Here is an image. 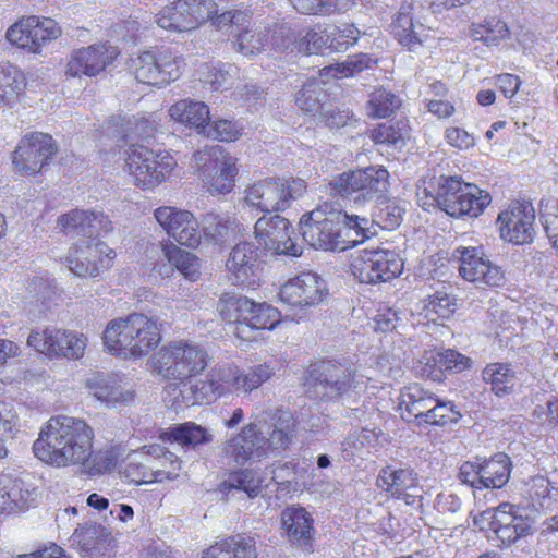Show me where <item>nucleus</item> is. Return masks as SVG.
Wrapping results in <instances>:
<instances>
[{"label": "nucleus", "mask_w": 558, "mask_h": 558, "mask_svg": "<svg viewBox=\"0 0 558 558\" xmlns=\"http://www.w3.org/2000/svg\"><path fill=\"white\" fill-rule=\"evenodd\" d=\"M298 435V421L292 412L276 410L267 421L245 425L241 432L228 439L222 452L238 465L248 461H260L271 452L287 450Z\"/></svg>", "instance_id": "obj_1"}, {"label": "nucleus", "mask_w": 558, "mask_h": 558, "mask_svg": "<svg viewBox=\"0 0 558 558\" xmlns=\"http://www.w3.org/2000/svg\"><path fill=\"white\" fill-rule=\"evenodd\" d=\"M93 428L82 418L51 416L33 445L34 454L58 468L86 465L93 454Z\"/></svg>", "instance_id": "obj_2"}, {"label": "nucleus", "mask_w": 558, "mask_h": 558, "mask_svg": "<svg viewBox=\"0 0 558 558\" xmlns=\"http://www.w3.org/2000/svg\"><path fill=\"white\" fill-rule=\"evenodd\" d=\"M65 233L82 234L87 240L69 250L65 263L77 277H97L116 256L105 242L97 239L104 232L111 231V221L102 213H88L74 209L58 220Z\"/></svg>", "instance_id": "obj_3"}, {"label": "nucleus", "mask_w": 558, "mask_h": 558, "mask_svg": "<svg viewBox=\"0 0 558 558\" xmlns=\"http://www.w3.org/2000/svg\"><path fill=\"white\" fill-rule=\"evenodd\" d=\"M303 388L306 397L312 400L339 402L352 408L365 388V381L353 364L319 360L311 363L305 371Z\"/></svg>", "instance_id": "obj_4"}, {"label": "nucleus", "mask_w": 558, "mask_h": 558, "mask_svg": "<svg viewBox=\"0 0 558 558\" xmlns=\"http://www.w3.org/2000/svg\"><path fill=\"white\" fill-rule=\"evenodd\" d=\"M425 192L437 206L451 217H478L490 204V195L474 184L464 183L458 177L441 175L436 185L429 183Z\"/></svg>", "instance_id": "obj_5"}, {"label": "nucleus", "mask_w": 558, "mask_h": 558, "mask_svg": "<svg viewBox=\"0 0 558 558\" xmlns=\"http://www.w3.org/2000/svg\"><path fill=\"white\" fill-rule=\"evenodd\" d=\"M345 219V213L340 208L324 203L303 215L300 231L304 241L316 250L344 251L349 248L341 228Z\"/></svg>", "instance_id": "obj_6"}, {"label": "nucleus", "mask_w": 558, "mask_h": 558, "mask_svg": "<svg viewBox=\"0 0 558 558\" xmlns=\"http://www.w3.org/2000/svg\"><path fill=\"white\" fill-rule=\"evenodd\" d=\"M208 364V354L202 347L174 342L154 354L151 369L165 379L185 384L189 378L199 375Z\"/></svg>", "instance_id": "obj_7"}, {"label": "nucleus", "mask_w": 558, "mask_h": 558, "mask_svg": "<svg viewBox=\"0 0 558 558\" xmlns=\"http://www.w3.org/2000/svg\"><path fill=\"white\" fill-rule=\"evenodd\" d=\"M399 408L403 420L417 425H446L461 417L452 402L438 400L418 385L410 386L401 392Z\"/></svg>", "instance_id": "obj_8"}, {"label": "nucleus", "mask_w": 558, "mask_h": 558, "mask_svg": "<svg viewBox=\"0 0 558 558\" xmlns=\"http://www.w3.org/2000/svg\"><path fill=\"white\" fill-rule=\"evenodd\" d=\"M331 193L354 203L375 202L385 197L389 187V172L383 167H367L343 172L329 183Z\"/></svg>", "instance_id": "obj_9"}, {"label": "nucleus", "mask_w": 558, "mask_h": 558, "mask_svg": "<svg viewBox=\"0 0 558 558\" xmlns=\"http://www.w3.org/2000/svg\"><path fill=\"white\" fill-rule=\"evenodd\" d=\"M351 270L362 283L387 282L402 272L403 260L395 251L365 248L353 257Z\"/></svg>", "instance_id": "obj_10"}, {"label": "nucleus", "mask_w": 558, "mask_h": 558, "mask_svg": "<svg viewBox=\"0 0 558 558\" xmlns=\"http://www.w3.org/2000/svg\"><path fill=\"white\" fill-rule=\"evenodd\" d=\"M27 345L50 359L78 360L84 355L87 338L71 330L46 328L43 331L32 330Z\"/></svg>", "instance_id": "obj_11"}, {"label": "nucleus", "mask_w": 558, "mask_h": 558, "mask_svg": "<svg viewBox=\"0 0 558 558\" xmlns=\"http://www.w3.org/2000/svg\"><path fill=\"white\" fill-rule=\"evenodd\" d=\"M61 35V28L50 17L26 16L7 31L5 37L12 44L28 52L39 53L48 43Z\"/></svg>", "instance_id": "obj_12"}, {"label": "nucleus", "mask_w": 558, "mask_h": 558, "mask_svg": "<svg viewBox=\"0 0 558 558\" xmlns=\"http://www.w3.org/2000/svg\"><path fill=\"white\" fill-rule=\"evenodd\" d=\"M138 323L140 315L136 313L111 320L102 335L106 349L118 357L136 360L140 356Z\"/></svg>", "instance_id": "obj_13"}, {"label": "nucleus", "mask_w": 558, "mask_h": 558, "mask_svg": "<svg viewBox=\"0 0 558 558\" xmlns=\"http://www.w3.org/2000/svg\"><path fill=\"white\" fill-rule=\"evenodd\" d=\"M255 238L265 250L279 255L300 256L302 246L291 239L290 222L279 215H264L254 226Z\"/></svg>", "instance_id": "obj_14"}, {"label": "nucleus", "mask_w": 558, "mask_h": 558, "mask_svg": "<svg viewBox=\"0 0 558 558\" xmlns=\"http://www.w3.org/2000/svg\"><path fill=\"white\" fill-rule=\"evenodd\" d=\"M57 153L52 137L46 133L26 135L13 154L15 171L23 175H33Z\"/></svg>", "instance_id": "obj_15"}, {"label": "nucleus", "mask_w": 558, "mask_h": 558, "mask_svg": "<svg viewBox=\"0 0 558 558\" xmlns=\"http://www.w3.org/2000/svg\"><path fill=\"white\" fill-rule=\"evenodd\" d=\"M327 286L317 274L302 272L287 281L279 291V299L289 306H315L327 295Z\"/></svg>", "instance_id": "obj_16"}, {"label": "nucleus", "mask_w": 558, "mask_h": 558, "mask_svg": "<svg viewBox=\"0 0 558 558\" xmlns=\"http://www.w3.org/2000/svg\"><path fill=\"white\" fill-rule=\"evenodd\" d=\"M154 216L162 229L179 244L187 247H195L199 244V225L191 211L163 206L157 208Z\"/></svg>", "instance_id": "obj_17"}, {"label": "nucleus", "mask_w": 558, "mask_h": 558, "mask_svg": "<svg viewBox=\"0 0 558 558\" xmlns=\"http://www.w3.org/2000/svg\"><path fill=\"white\" fill-rule=\"evenodd\" d=\"M376 485L391 498L402 499L409 506L417 504L422 498L423 489L417 473L410 468L395 469L388 465L381 469Z\"/></svg>", "instance_id": "obj_18"}, {"label": "nucleus", "mask_w": 558, "mask_h": 558, "mask_svg": "<svg viewBox=\"0 0 558 558\" xmlns=\"http://www.w3.org/2000/svg\"><path fill=\"white\" fill-rule=\"evenodd\" d=\"M459 274L470 282L482 287H500L505 283V274L497 265L492 264L475 247L458 248Z\"/></svg>", "instance_id": "obj_19"}, {"label": "nucleus", "mask_w": 558, "mask_h": 558, "mask_svg": "<svg viewBox=\"0 0 558 558\" xmlns=\"http://www.w3.org/2000/svg\"><path fill=\"white\" fill-rule=\"evenodd\" d=\"M140 120L135 117L126 118H111L104 125V133L106 136H112L118 142H121V147H126L123 151L125 159V167L130 174L134 178V184L137 186L140 178L136 171L140 169V153L137 147L140 145L138 133Z\"/></svg>", "instance_id": "obj_20"}, {"label": "nucleus", "mask_w": 558, "mask_h": 558, "mask_svg": "<svg viewBox=\"0 0 558 558\" xmlns=\"http://www.w3.org/2000/svg\"><path fill=\"white\" fill-rule=\"evenodd\" d=\"M534 209L517 203L498 215L500 236L514 244L530 243L534 236Z\"/></svg>", "instance_id": "obj_21"}, {"label": "nucleus", "mask_w": 558, "mask_h": 558, "mask_svg": "<svg viewBox=\"0 0 558 558\" xmlns=\"http://www.w3.org/2000/svg\"><path fill=\"white\" fill-rule=\"evenodd\" d=\"M179 76L178 61L168 50L154 49L142 52V87L162 88Z\"/></svg>", "instance_id": "obj_22"}, {"label": "nucleus", "mask_w": 558, "mask_h": 558, "mask_svg": "<svg viewBox=\"0 0 558 558\" xmlns=\"http://www.w3.org/2000/svg\"><path fill=\"white\" fill-rule=\"evenodd\" d=\"M119 54L117 47L106 44L92 45L76 50L68 63V73L72 76H95L110 64Z\"/></svg>", "instance_id": "obj_23"}, {"label": "nucleus", "mask_w": 558, "mask_h": 558, "mask_svg": "<svg viewBox=\"0 0 558 558\" xmlns=\"http://www.w3.org/2000/svg\"><path fill=\"white\" fill-rule=\"evenodd\" d=\"M72 538L83 558H110L114 553L111 532L101 524L89 522L75 529Z\"/></svg>", "instance_id": "obj_24"}, {"label": "nucleus", "mask_w": 558, "mask_h": 558, "mask_svg": "<svg viewBox=\"0 0 558 558\" xmlns=\"http://www.w3.org/2000/svg\"><path fill=\"white\" fill-rule=\"evenodd\" d=\"M518 511L512 504H501V513L493 522V533L502 546L509 547L533 534V521Z\"/></svg>", "instance_id": "obj_25"}, {"label": "nucleus", "mask_w": 558, "mask_h": 558, "mask_svg": "<svg viewBox=\"0 0 558 558\" xmlns=\"http://www.w3.org/2000/svg\"><path fill=\"white\" fill-rule=\"evenodd\" d=\"M243 202L248 207L266 213L265 215L286 210L287 201L282 194L281 179H265L246 186Z\"/></svg>", "instance_id": "obj_26"}, {"label": "nucleus", "mask_w": 558, "mask_h": 558, "mask_svg": "<svg viewBox=\"0 0 558 558\" xmlns=\"http://www.w3.org/2000/svg\"><path fill=\"white\" fill-rule=\"evenodd\" d=\"M329 36L314 29H304L298 37L286 25L278 26L271 37V44L279 50H283L295 44L299 52L305 54L319 53L327 46Z\"/></svg>", "instance_id": "obj_27"}, {"label": "nucleus", "mask_w": 558, "mask_h": 558, "mask_svg": "<svg viewBox=\"0 0 558 558\" xmlns=\"http://www.w3.org/2000/svg\"><path fill=\"white\" fill-rule=\"evenodd\" d=\"M175 161L168 151L149 149L142 145V190H150L172 172Z\"/></svg>", "instance_id": "obj_28"}, {"label": "nucleus", "mask_w": 558, "mask_h": 558, "mask_svg": "<svg viewBox=\"0 0 558 558\" xmlns=\"http://www.w3.org/2000/svg\"><path fill=\"white\" fill-rule=\"evenodd\" d=\"M259 253L252 242L238 243L230 252L226 267L233 275L236 283H251V277L256 275L258 269Z\"/></svg>", "instance_id": "obj_29"}, {"label": "nucleus", "mask_w": 558, "mask_h": 558, "mask_svg": "<svg viewBox=\"0 0 558 558\" xmlns=\"http://www.w3.org/2000/svg\"><path fill=\"white\" fill-rule=\"evenodd\" d=\"M34 490L10 474L0 475V512L12 513L28 508L34 500Z\"/></svg>", "instance_id": "obj_30"}, {"label": "nucleus", "mask_w": 558, "mask_h": 558, "mask_svg": "<svg viewBox=\"0 0 558 558\" xmlns=\"http://www.w3.org/2000/svg\"><path fill=\"white\" fill-rule=\"evenodd\" d=\"M282 524L289 541L298 547L308 549L313 541V519L301 507H288L282 512Z\"/></svg>", "instance_id": "obj_31"}, {"label": "nucleus", "mask_w": 558, "mask_h": 558, "mask_svg": "<svg viewBox=\"0 0 558 558\" xmlns=\"http://www.w3.org/2000/svg\"><path fill=\"white\" fill-rule=\"evenodd\" d=\"M162 254L169 264L161 263L154 266V270L160 276H169L172 266L180 271L184 278L190 281H195L199 276V262L198 258L191 252L181 250L174 245L162 246Z\"/></svg>", "instance_id": "obj_32"}, {"label": "nucleus", "mask_w": 558, "mask_h": 558, "mask_svg": "<svg viewBox=\"0 0 558 558\" xmlns=\"http://www.w3.org/2000/svg\"><path fill=\"white\" fill-rule=\"evenodd\" d=\"M248 311L245 323L234 328V335L243 340H251L254 330L274 329L280 320L279 311L265 302L252 301V308Z\"/></svg>", "instance_id": "obj_33"}, {"label": "nucleus", "mask_w": 558, "mask_h": 558, "mask_svg": "<svg viewBox=\"0 0 558 558\" xmlns=\"http://www.w3.org/2000/svg\"><path fill=\"white\" fill-rule=\"evenodd\" d=\"M391 33L409 50H414L416 46L421 45L425 27L422 23H414L413 7L411 4L401 5L397 17L391 24Z\"/></svg>", "instance_id": "obj_34"}, {"label": "nucleus", "mask_w": 558, "mask_h": 558, "mask_svg": "<svg viewBox=\"0 0 558 558\" xmlns=\"http://www.w3.org/2000/svg\"><path fill=\"white\" fill-rule=\"evenodd\" d=\"M170 117L180 123L194 126L201 133L206 129L210 120L208 106L203 101L182 99L169 109Z\"/></svg>", "instance_id": "obj_35"}, {"label": "nucleus", "mask_w": 558, "mask_h": 558, "mask_svg": "<svg viewBox=\"0 0 558 558\" xmlns=\"http://www.w3.org/2000/svg\"><path fill=\"white\" fill-rule=\"evenodd\" d=\"M482 488H500L510 477L511 462L507 454L499 452L490 459L480 458Z\"/></svg>", "instance_id": "obj_36"}, {"label": "nucleus", "mask_w": 558, "mask_h": 558, "mask_svg": "<svg viewBox=\"0 0 558 558\" xmlns=\"http://www.w3.org/2000/svg\"><path fill=\"white\" fill-rule=\"evenodd\" d=\"M236 174V158L227 153L211 174L204 177L203 182L208 185L210 193L226 194L233 189Z\"/></svg>", "instance_id": "obj_37"}, {"label": "nucleus", "mask_w": 558, "mask_h": 558, "mask_svg": "<svg viewBox=\"0 0 558 558\" xmlns=\"http://www.w3.org/2000/svg\"><path fill=\"white\" fill-rule=\"evenodd\" d=\"M329 96L319 80L307 81L295 96L298 107L305 113L317 117L322 109L328 107Z\"/></svg>", "instance_id": "obj_38"}, {"label": "nucleus", "mask_w": 558, "mask_h": 558, "mask_svg": "<svg viewBox=\"0 0 558 558\" xmlns=\"http://www.w3.org/2000/svg\"><path fill=\"white\" fill-rule=\"evenodd\" d=\"M248 308H252V300L233 292L222 293L217 304L220 317L230 324H235V327L245 323Z\"/></svg>", "instance_id": "obj_39"}, {"label": "nucleus", "mask_w": 558, "mask_h": 558, "mask_svg": "<svg viewBox=\"0 0 558 558\" xmlns=\"http://www.w3.org/2000/svg\"><path fill=\"white\" fill-rule=\"evenodd\" d=\"M166 434L170 440L189 448H196L213 441L210 432L194 422L174 424Z\"/></svg>", "instance_id": "obj_40"}, {"label": "nucleus", "mask_w": 558, "mask_h": 558, "mask_svg": "<svg viewBox=\"0 0 558 558\" xmlns=\"http://www.w3.org/2000/svg\"><path fill=\"white\" fill-rule=\"evenodd\" d=\"M263 478L253 470H243L231 474L220 484V490L227 495L243 492L248 498H254L262 493Z\"/></svg>", "instance_id": "obj_41"}, {"label": "nucleus", "mask_w": 558, "mask_h": 558, "mask_svg": "<svg viewBox=\"0 0 558 558\" xmlns=\"http://www.w3.org/2000/svg\"><path fill=\"white\" fill-rule=\"evenodd\" d=\"M483 379L490 385L493 392L502 397L512 392L515 384V372L509 364L492 363L483 369Z\"/></svg>", "instance_id": "obj_42"}, {"label": "nucleus", "mask_w": 558, "mask_h": 558, "mask_svg": "<svg viewBox=\"0 0 558 558\" xmlns=\"http://www.w3.org/2000/svg\"><path fill=\"white\" fill-rule=\"evenodd\" d=\"M25 85V77L16 66L0 64V106L14 104Z\"/></svg>", "instance_id": "obj_43"}, {"label": "nucleus", "mask_w": 558, "mask_h": 558, "mask_svg": "<svg viewBox=\"0 0 558 558\" xmlns=\"http://www.w3.org/2000/svg\"><path fill=\"white\" fill-rule=\"evenodd\" d=\"M147 448L146 454L149 457H155L158 462L163 459L165 461H170L172 466L171 470H154V465H144L145 469H149L151 471L150 474L147 471L142 472V484L144 483H153V482H162L165 478H173L177 476V471L181 468V460L175 457L172 452L165 450L159 445L151 446H142V451Z\"/></svg>", "instance_id": "obj_44"}, {"label": "nucleus", "mask_w": 558, "mask_h": 558, "mask_svg": "<svg viewBox=\"0 0 558 558\" xmlns=\"http://www.w3.org/2000/svg\"><path fill=\"white\" fill-rule=\"evenodd\" d=\"M456 299L450 294L437 291L422 301L421 314L428 320L437 323L447 319L456 312Z\"/></svg>", "instance_id": "obj_45"}, {"label": "nucleus", "mask_w": 558, "mask_h": 558, "mask_svg": "<svg viewBox=\"0 0 558 558\" xmlns=\"http://www.w3.org/2000/svg\"><path fill=\"white\" fill-rule=\"evenodd\" d=\"M410 137V130L405 121L384 122L371 131V138L376 144L391 145L402 148Z\"/></svg>", "instance_id": "obj_46"}, {"label": "nucleus", "mask_w": 558, "mask_h": 558, "mask_svg": "<svg viewBox=\"0 0 558 558\" xmlns=\"http://www.w3.org/2000/svg\"><path fill=\"white\" fill-rule=\"evenodd\" d=\"M470 34L475 40H481L488 47L498 46L510 37L507 24L498 19H489L484 24H472Z\"/></svg>", "instance_id": "obj_47"}, {"label": "nucleus", "mask_w": 558, "mask_h": 558, "mask_svg": "<svg viewBox=\"0 0 558 558\" xmlns=\"http://www.w3.org/2000/svg\"><path fill=\"white\" fill-rule=\"evenodd\" d=\"M204 232L216 242H222L238 232V223L228 215L207 213L203 220Z\"/></svg>", "instance_id": "obj_48"}, {"label": "nucleus", "mask_w": 558, "mask_h": 558, "mask_svg": "<svg viewBox=\"0 0 558 558\" xmlns=\"http://www.w3.org/2000/svg\"><path fill=\"white\" fill-rule=\"evenodd\" d=\"M180 8L184 10L185 17L193 31L213 19L217 12V4L214 0H181Z\"/></svg>", "instance_id": "obj_49"}, {"label": "nucleus", "mask_w": 558, "mask_h": 558, "mask_svg": "<svg viewBox=\"0 0 558 558\" xmlns=\"http://www.w3.org/2000/svg\"><path fill=\"white\" fill-rule=\"evenodd\" d=\"M401 106L400 98L385 88H377L367 101V113L372 118H387L396 112Z\"/></svg>", "instance_id": "obj_50"}, {"label": "nucleus", "mask_w": 558, "mask_h": 558, "mask_svg": "<svg viewBox=\"0 0 558 558\" xmlns=\"http://www.w3.org/2000/svg\"><path fill=\"white\" fill-rule=\"evenodd\" d=\"M226 154L227 151L220 145L206 146L204 149L197 150L193 154L191 167L203 180L204 177L211 174L214 168Z\"/></svg>", "instance_id": "obj_51"}, {"label": "nucleus", "mask_w": 558, "mask_h": 558, "mask_svg": "<svg viewBox=\"0 0 558 558\" xmlns=\"http://www.w3.org/2000/svg\"><path fill=\"white\" fill-rule=\"evenodd\" d=\"M181 0H177L170 5L165 7L156 16V24L163 28L174 32H189V23L184 10L179 9Z\"/></svg>", "instance_id": "obj_52"}, {"label": "nucleus", "mask_w": 558, "mask_h": 558, "mask_svg": "<svg viewBox=\"0 0 558 558\" xmlns=\"http://www.w3.org/2000/svg\"><path fill=\"white\" fill-rule=\"evenodd\" d=\"M274 375L272 368L268 364H258L248 368L246 372L239 369L238 392L250 393L257 389L263 383L267 381Z\"/></svg>", "instance_id": "obj_53"}, {"label": "nucleus", "mask_w": 558, "mask_h": 558, "mask_svg": "<svg viewBox=\"0 0 558 558\" xmlns=\"http://www.w3.org/2000/svg\"><path fill=\"white\" fill-rule=\"evenodd\" d=\"M433 363L432 366L440 372L448 371L460 373L470 366L471 360L454 350H442L432 354L428 359L427 365Z\"/></svg>", "instance_id": "obj_54"}, {"label": "nucleus", "mask_w": 558, "mask_h": 558, "mask_svg": "<svg viewBox=\"0 0 558 558\" xmlns=\"http://www.w3.org/2000/svg\"><path fill=\"white\" fill-rule=\"evenodd\" d=\"M268 38L262 32H254L248 29H241L236 33V39L234 41V47L238 52L242 53L245 57H252L259 53L265 47Z\"/></svg>", "instance_id": "obj_55"}, {"label": "nucleus", "mask_w": 558, "mask_h": 558, "mask_svg": "<svg viewBox=\"0 0 558 558\" xmlns=\"http://www.w3.org/2000/svg\"><path fill=\"white\" fill-rule=\"evenodd\" d=\"M345 220L342 221L343 235L349 241V247L363 242L368 238L369 225L372 223L367 218L356 215H348L345 213Z\"/></svg>", "instance_id": "obj_56"}, {"label": "nucleus", "mask_w": 558, "mask_h": 558, "mask_svg": "<svg viewBox=\"0 0 558 558\" xmlns=\"http://www.w3.org/2000/svg\"><path fill=\"white\" fill-rule=\"evenodd\" d=\"M190 396H183L186 404L209 403L217 398L218 386L216 379L208 381L197 380L189 387Z\"/></svg>", "instance_id": "obj_57"}, {"label": "nucleus", "mask_w": 558, "mask_h": 558, "mask_svg": "<svg viewBox=\"0 0 558 558\" xmlns=\"http://www.w3.org/2000/svg\"><path fill=\"white\" fill-rule=\"evenodd\" d=\"M527 494L541 508L549 509L554 501L550 489L549 477L535 476L529 481Z\"/></svg>", "instance_id": "obj_58"}, {"label": "nucleus", "mask_w": 558, "mask_h": 558, "mask_svg": "<svg viewBox=\"0 0 558 558\" xmlns=\"http://www.w3.org/2000/svg\"><path fill=\"white\" fill-rule=\"evenodd\" d=\"M207 137L218 140L221 142H233L241 136V129L238 128L236 123L230 120H219L206 125L203 131Z\"/></svg>", "instance_id": "obj_59"}, {"label": "nucleus", "mask_w": 558, "mask_h": 558, "mask_svg": "<svg viewBox=\"0 0 558 558\" xmlns=\"http://www.w3.org/2000/svg\"><path fill=\"white\" fill-rule=\"evenodd\" d=\"M403 210L395 202H383L376 207L374 221L384 229H395L402 220Z\"/></svg>", "instance_id": "obj_60"}, {"label": "nucleus", "mask_w": 558, "mask_h": 558, "mask_svg": "<svg viewBox=\"0 0 558 558\" xmlns=\"http://www.w3.org/2000/svg\"><path fill=\"white\" fill-rule=\"evenodd\" d=\"M226 546H230V558H257L255 543L252 538L241 535L223 539Z\"/></svg>", "instance_id": "obj_61"}, {"label": "nucleus", "mask_w": 558, "mask_h": 558, "mask_svg": "<svg viewBox=\"0 0 558 558\" xmlns=\"http://www.w3.org/2000/svg\"><path fill=\"white\" fill-rule=\"evenodd\" d=\"M211 378L216 379V385L218 386V395L222 393L225 386L236 390L239 367L233 364L220 365L218 368H216L215 374L211 375Z\"/></svg>", "instance_id": "obj_62"}, {"label": "nucleus", "mask_w": 558, "mask_h": 558, "mask_svg": "<svg viewBox=\"0 0 558 558\" xmlns=\"http://www.w3.org/2000/svg\"><path fill=\"white\" fill-rule=\"evenodd\" d=\"M208 71L207 74L201 80L204 83L210 84L215 89H228L232 86L233 75L235 72L233 66L229 65L227 70L205 66Z\"/></svg>", "instance_id": "obj_63"}, {"label": "nucleus", "mask_w": 558, "mask_h": 558, "mask_svg": "<svg viewBox=\"0 0 558 558\" xmlns=\"http://www.w3.org/2000/svg\"><path fill=\"white\" fill-rule=\"evenodd\" d=\"M330 46H333L337 50H345L349 46L355 44L359 39L360 31L354 25L343 24L337 27Z\"/></svg>", "instance_id": "obj_64"}]
</instances>
